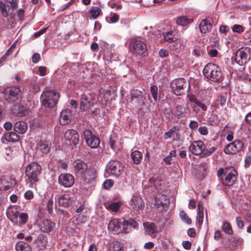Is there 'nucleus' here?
<instances>
[{
  "instance_id": "1",
  "label": "nucleus",
  "mask_w": 251,
  "mask_h": 251,
  "mask_svg": "<svg viewBox=\"0 0 251 251\" xmlns=\"http://www.w3.org/2000/svg\"><path fill=\"white\" fill-rule=\"evenodd\" d=\"M41 167L35 162L29 163L25 168V174L26 181L32 187L39 181V176L41 174Z\"/></svg>"
},
{
  "instance_id": "2",
  "label": "nucleus",
  "mask_w": 251,
  "mask_h": 251,
  "mask_svg": "<svg viewBox=\"0 0 251 251\" xmlns=\"http://www.w3.org/2000/svg\"><path fill=\"white\" fill-rule=\"evenodd\" d=\"M203 74L209 81L219 82L223 80V75L221 68L215 64L209 63L203 70Z\"/></svg>"
},
{
  "instance_id": "3",
  "label": "nucleus",
  "mask_w": 251,
  "mask_h": 251,
  "mask_svg": "<svg viewBox=\"0 0 251 251\" xmlns=\"http://www.w3.org/2000/svg\"><path fill=\"white\" fill-rule=\"evenodd\" d=\"M59 98L58 93L54 91L46 90L41 96L42 105L47 107H52L57 103Z\"/></svg>"
},
{
  "instance_id": "4",
  "label": "nucleus",
  "mask_w": 251,
  "mask_h": 251,
  "mask_svg": "<svg viewBox=\"0 0 251 251\" xmlns=\"http://www.w3.org/2000/svg\"><path fill=\"white\" fill-rule=\"evenodd\" d=\"M130 49L132 53L139 55H145L148 51L145 42L139 38L131 40L129 45Z\"/></svg>"
},
{
  "instance_id": "5",
  "label": "nucleus",
  "mask_w": 251,
  "mask_h": 251,
  "mask_svg": "<svg viewBox=\"0 0 251 251\" xmlns=\"http://www.w3.org/2000/svg\"><path fill=\"white\" fill-rule=\"evenodd\" d=\"M251 49L249 47L241 48L235 53V60L236 63L243 65L251 58Z\"/></svg>"
},
{
  "instance_id": "6",
  "label": "nucleus",
  "mask_w": 251,
  "mask_h": 251,
  "mask_svg": "<svg viewBox=\"0 0 251 251\" xmlns=\"http://www.w3.org/2000/svg\"><path fill=\"white\" fill-rule=\"evenodd\" d=\"M21 93V91L19 87H7L3 92V97L5 100L8 102H14L17 100Z\"/></svg>"
},
{
  "instance_id": "7",
  "label": "nucleus",
  "mask_w": 251,
  "mask_h": 251,
  "mask_svg": "<svg viewBox=\"0 0 251 251\" xmlns=\"http://www.w3.org/2000/svg\"><path fill=\"white\" fill-rule=\"evenodd\" d=\"M188 82L184 78L175 79L170 83L171 89L176 96H181L184 92V89L188 85Z\"/></svg>"
},
{
  "instance_id": "8",
  "label": "nucleus",
  "mask_w": 251,
  "mask_h": 251,
  "mask_svg": "<svg viewBox=\"0 0 251 251\" xmlns=\"http://www.w3.org/2000/svg\"><path fill=\"white\" fill-rule=\"evenodd\" d=\"M106 170L108 174L116 177L120 176L124 171L122 163L115 160L110 161L108 163Z\"/></svg>"
},
{
  "instance_id": "9",
  "label": "nucleus",
  "mask_w": 251,
  "mask_h": 251,
  "mask_svg": "<svg viewBox=\"0 0 251 251\" xmlns=\"http://www.w3.org/2000/svg\"><path fill=\"white\" fill-rule=\"evenodd\" d=\"M237 179V172L233 167H228L225 168V177L222 179L223 184L227 186H232Z\"/></svg>"
},
{
  "instance_id": "10",
  "label": "nucleus",
  "mask_w": 251,
  "mask_h": 251,
  "mask_svg": "<svg viewBox=\"0 0 251 251\" xmlns=\"http://www.w3.org/2000/svg\"><path fill=\"white\" fill-rule=\"evenodd\" d=\"M64 138L65 143L68 146H75L79 141L78 133L73 129L67 130L64 134Z\"/></svg>"
},
{
  "instance_id": "11",
  "label": "nucleus",
  "mask_w": 251,
  "mask_h": 251,
  "mask_svg": "<svg viewBox=\"0 0 251 251\" xmlns=\"http://www.w3.org/2000/svg\"><path fill=\"white\" fill-rule=\"evenodd\" d=\"M83 136L87 145L92 148H97L100 144V139L95 135H93L91 131L86 129L83 132Z\"/></svg>"
},
{
  "instance_id": "12",
  "label": "nucleus",
  "mask_w": 251,
  "mask_h": 251,
  "mask_svg": "<svg viewBox=\"0 0 251 251\" xmlns=\"http://www.w3.org/2000/svg\"><path fill=\"white\" fill-rule=\"evenodd\" d=\"M243 143L240 140H236L226 145L225 152L227 154H234L241 151L243 148Z\"/></svg>"
},
{
  "instance_id": "13",
  "label": "nucleus",
  "mask_w": 251,
  "mask_h": 251,
  "mask_svg": "<svg viewBox=\"0 0 251 251\" xmlns=\"http://www.w3.org/2000/svg\"><path fill=\"white\" fill-rule=\"evenodd\" d=\"M74 182V177L70 174H61L58 176L59 184L64 187H71Z\"/></svg>"
},
{
  "instance_id": "14",
  "label": "nucleus",
  "mask_w": 251,
  "mask_h": 251,
  "mask_svg": "<svg viewBox=\"0 0 251 251\" xmlns=\"http://www.w3.org/2000/svg\"><path fill=\"white\" fill-rule=\"evenodd\" d=\"M73 166L75 173L77 176H82L88 169L87 163L81 159L75 160Z\"/></svg>"
},
{
  "instance_id": "15",
  "label": "nucleus",
  "mask_w": 251,
  "mask_h": 251,
  "mask_svg": "<svg viewBox=\"0 0 251 251\" xmlns=\"http://www.w3.org/2000/svg\"><path fill=\"white\" fill-rule=\"evenodd\" d=\"M16 183L14 179L6 176H3L0 178V189L7 190L12 188Z\"/></svg>"
},
{
  "instance_id": "16",
  "label": "nucleus",
  "mask_w": 251,
  "mask_h": 251,
  "mask_svg": "<svg viewBox=\"0 0 251 251\" xmlns=\"http://www.w3.org/2000/svg\"><path fill=\"white\" fill-rule=\"evenodd\" d=\"M189 149L192 153L196 155H199L203 152L205 146L201 141H196L191 144Z\"/></svg>"
},
{
  "instance_id": "17",
  "label": "nucleus",
  "mask_w": 251,
  "mask_h": 251,
  "mask_svg": "<svg viewBox=\"0 0 251 251\" xmlns=\"http://www.w3.org/2000/svg\"><path fill=\"white\" fill-rule=\"evenodd\" d=\"M130 205L132 209L138 211L143 208L144 203L141 197L133 196L131 199Z\"/></svg>"
},
{
  "instance_id": "18",
  "label": "nucleus",
  "mask_w": 251,
  "mask_h": 251,
  "mask_svg": "<svg viewBox=\"0 0 251 251\" xmlns=\"http://www.w3.org/2000/svg\"><path fill=\"white\" fill-rule=\"evenodd\" d=\"M86 183L92 184L96 178V172L93 168H88L81 176Z\"/></svg>"
},
{
  "instance_id": "19",
  "label": "nucleus",
  "mask_w": 251,
  "mask_h": 251,
  "mask_svg": "<svg viewBox=\"0 0 251 251\" xmlns=\"http://www.w3.org/2000/svg\"><path fill=\"white\" fill-rule=\"evenodd\" d=\"M121 220L114 219L111 220L108 225V228L114 234L121 232Z\"/></svg>"
},
{
  "instance_id": "20",
  "label": "nucleus",
  "mask_w": 251,
  "mask_h": 251,
  "mask_svg": "<svg viewBox=\"0 0 251 251\" xmlns=\"http://www.w3.org/2000/svg\"><path fill=\"white\" fill-rule=\"evenodd\" d=\"M73 200L71 195L69 193H65L61 195L58 198V203L64 207H68L72 205Z\"/></svg>"
},
{
  "instance_id": "21",
  "label": "nucleus",
  "mask_w": 251,
  "mask_h": 251,
  "mask_svg": "<svg viewBox=\"0 0 251 251\" xmlns=\"http://www.w3.org/2000/svg\"><path fill=\"white\" fill-rule=\"evenodd\" d=\"M94 104L91 98L85 95H82L80 100V108L84 111H86Z\"/></svg>"
},
{
  "instance_id": "22",
  "label": "nucleus",
  "mask_w": 251,
  "mask_h": 251,
  "mask_svg": "<svg viewBox=\"0 0 251 251\" xmlns=\"http://www.w3.org/2000/svg\"><path fill=\"white\" fill-rule=\"evenodd\" d=\"M199 28L201 33L206 34L209 32L212 28L210 20L208 19L201 20L199 24Z\"/></svg>"
},
{
  "instance_id": "23",
  "label": "nucleus",
  "mask_w": 251,
  "mask_h": 251,
  "mask_svg": "<svg viewBox=\"0 0 251 251\" xmlns=\"http://www.w3.org/2000/svg\"><path fill=\"white\" fill-rule=\"evenodd\" d=\"M20 140V136L16 133L10 132L4 135L1 138V141L3 144L7 142H15Z\"/></svg>"
},
{
  "instance_id": "24",
  "label": "nucleus",
  "mask_w": 251,
  "mask_h": 251,
  "mask_svg": "<svg viewBox=\"0 0 251 251\" xmlns=\"http://www.w3.org/2000/svg\"><path fill=\"white\" fill-rule=\"evenodd\" d=\"M72 113L69 109L62 111L60 114L59 121L62 125H66L71 121Z\"/></svg>"
},
{
  "instance_id": "25",
  "label": "nucleus",
  "mask_w": 251,
  "mask_h": 251,
  "mask_svg": "<svg viewBox=\"0 0 251 251\" xmlns=\"http://www.w3.org/2000/svg\"><path fill=\"white\" fill-rule=\"evenodd\" d=\"M168 202L169 201L165 195L158 193L155 198L153 204L155 206L159 207L160 206H163L166 205Z\"/></svg>"
},
{
  "instance_id": "26",
  "label": "nucleus",
  "mask_w": 251,
  "mask_h": 251,
  "mask_svg": "<svg viewBox=\"0 0 251 251\" xmlns=\"http://www.w3.org/2000/svg\"><path fill=\"white\" fill-rule=\"evenodd\" d=\"M54 224L49 220H44L40 224L41 230L45 232H49L53 230Z\"/></svg>"
},
{
  "instance_id": "27",
  "label": "nucleus",
  "mask_w": 251,
  "mask_h": 251,
  "mask_svg": "<svg viewBox=\"0 0 251 251\" xmlns=\"http://www.w3.org/2000/svg\"><path fill=\"white\" fill-rule=\"evenodd\" d=\"M27 128V126L26 123L22 121L16 122L14 126V130L19 134L25 133Z\"/></svg>"
},
{
  "instance_id": "28",
  "label": "nucleus",
  "mask_w": 251,
  "mask_h": 251,
  "mask_svg": "<svg viewBox=\"0 0 251 251\" xmlns=\"http://www.w3.org/2000/svg\"><path fill=\"white\" fill-rule=\"evenodd\" d=\"M144 227L146 233L151 236L157 231L156 227L155 224L152 223H144Z\"/></svg>"
},
{
  "instance_id": "29",
  "label": "nucleus",
  "mask_w": 251,
  "mask_h": 251,
  "mask_svg": "<svg viewBox=\"0 0 251 251\" xmlns=\"http://www.w3.org/2000/svg\"><path fill=\"white\" fill-rule=\"evenodd\" d=\"M149 183L152 186L153 185L155 188L160 191L162 189L163 181L161 178L159 176H154L149 179Z\"/></svg>"
},
{
  "instance_id": "30",
  "label": "nucleus",
  "mask_w": 251,
  "mask_h": 251,
  "mask_svg": "<svg viewBox=\"0 0 251 251\" xmlns=\"http://www.w3.org/2000/svg\"><path fill=\"white\" fill-rule=\"evenodd\" d=\"M50 148V144L47 141L40 142L37 147V151L41 152V153H47L49 152Z\"/></svg>"
},
{
  "instance_id": "31",
  "label": "nucleus",
  "mask_w": 251,
  "mask_h": 251,
  "mask_svg": "<svg viewBox=\"0 0 251 251\" xmlns=\"http://www.w3.org/2000/svg\"><path fill=\"white\" fill-rule=\"evenodd\" d=\"M193 21V19H189L186 16H179L175 19L176 24L178 25L183 26L187 25L192 23Z\"/></svg>"
},
{
  "instance_id": "32",
  "label": "nucleus",
  "mask_w": 251,
  "mask_h": 251,
  "mask_svg": "<svg viewBox=\"0 0 251 251\" xmlns=\"http://www.w3.org/2000/svg\"><path fill=\"white\" fill-rule=\"evenodd\" d=\"M192 108L196 113L199 112L200 109L202 111H205L207 109V106L199 100H198L195 104H192Z\"/></svg>"
},
{
  "instance_id": "33",
  "label": "nucleus",
  "mask_w": 251,
  "mask_h": 251,
  "mask_svg": "<svg viewBox=\"0 0 251 251\" xmlns=\"http://www.w3.org/2000/svg\"><path fill=\"white\" fill-rule=\"evenodd\" d=\"M15 248L17 251H31L29 245L23 241L18 242L16 244Z\"/></svg>"
},
{
  "instance_id": "34",
  "label": "nucleus",
  "mask_w": 251,
  "mask_h": 251,
  "mask_svg": "<svg viewBox=\"0 0 251 251\" xmlns=\"http://www.w3.org/2000/svg\"><path fill=\"white\" fill-rule=\"evenodd\" d=\"M109 251H124L123 244L118 242L114 241L109 244Z\"/></svg>"
},
{
  "instance_id": "35",
  "label": "nucleus",
  "mask_w": 251,
  "mask_h": 251,
  "mask_svg": "<svg viewBox=\"0 0 251 251\" xmlns=\"http://www.w3.org/2000/svg\"><path fill=\"white\" fill-rule=\"evenodd\" d=\"M131 157L133 163L138 164L142 158V154L138 151H135L131 153Z\"/></svg>"
},
{
  "instance_id": "36",
  "label": "nucleus",
  "mask_w": 251,
  "mask_h": 251,
  "mask_svg": "<svg viewBox=\"0 0 251 251\" xmlns=\"http://www.w3.org/2000/svg\"><path fill=\"white\" fill-rule=\"evenodd\" d=\"M131 98H146L144 96V91H141L135 89L131 90Z\"/></svg>"
},
{
  "instance_id": "37",
  "label": "nucleus",
  "mask_w": 251,
  "mask_h": 251,
  "mask_svg": "<svg viewBox=\"0 0 251 251\" xmlns=\"http://www.w3.org/2000/svg\"><path fill=\"white\" fill-rule=\"evenodd\" d=\"M100 11L101 9L100 8L97 6H93L89 11V13L91 15V17L93 19H95L99 16L100 13Z\"/></svg>"
},
{
  "instance_id": "38",
  "label": "nucleus",
  "mask_w": 251,
  "mask_h": 251,
  "mask_svg": "<svg viewBox=\"0 0 251 251\" xmlns=\"http://www.w3.org/2000/svg\"><path fill=\"white\" fill-rule=\"evenodd\" d=\"M146 98H131V101L133 104H134L136 107H141L145 104V100Z\"/></svg>"
},
{
  "instance_id": "39",
  "label": "nucleus",
  "mask_w": 251,
  "mask_h": 251,
  "mask_svg": "<svg viewBox=\"0 0 251 251\" xmlns=\"http://www.w3.org/2000/svg\"><path fill=\"white\" fill-rule=\"evenodd\" d=\"M121 232L128 233L130 231L129 225L126 220L125 219L121 220Z\"/></svg>"
},
{
  "instance_id": "40",
  "label": "nucleus",
  "mask_w": 251,
  "mask_h": 251,
  "mask_svg": "<svg viewBox=\"0 0 251 251\" xmlns=\"http://www.w3.org/2000/svg\"><path fill=\"white\" fill-rule=\"evenodd\" d=\"M179 216L182 221L188 225L191 224L192 221L187 214L184 211H180Z\"/></svg>"
},
{
  "instance_id": "41",
  "label": "nucleus",
  "mask_w": 251,
  "mask_h": 251,
  "mask_svg": "<svg viewBox=\"0 0 251 251\" xmlns=\"http://www.w3.org/2000/svg\"><path fill=\"white\" fill-rule=\"evenodd\" d=\"M121 206V202L118 201L113 202L108 205V208L111 211L117 212H118Z\"/></svg>"
},
{
  "instance_id": "42",
  "label": "nucleus",
  "mask_w": 251,
  "mask_h": 251,
  "mask_svg": "<svg viewBox=\"0 0 251 251\" xmlns=\"http://www.w3.org/2000/svg\"><path fill=\"white\" fill-rule=\"evenodd\" d=\"M222 229L223 231L227 234L231 235L233 234V230L231 226L226 222L224 223L222 226Z\"/></svg>"
},
{
  "instance_id": "43",
  "label": "nucleus",
  "mask_w": 251,
  "mask_h": 251,
  "mask_svg": "<svg viewBox=\"0 0 251 251\" xmlns=\"http://www.w3.org/2000/svg\"><path fill=\"white\" fill-rule=\"evenodd\" d=\"M178 128L176 126H174L171 128L168 132L164 134V137L165 139L170 138L173 135L176 134V131L178 130Z\"/></svg>"
},
{
  "instance_id": "44",
  "label": "nucleus",
  "mask_w": 251,
  "mask_h": 251,
  "mask_svg": "<svg viewBox=\"0 0 251 251\" xmlns=\"http://www.w3.org/2000/svg\"><path fill=\"white\" fill-rule=\"evenodd\" d=\"M176 113L177 116L182 117L185 116V110L182 106L178 105L176 107Z\"/></svg>"
},
{
  "instance_id": "45",
  "label": "nucleus",
  "mask_w": 251,
  "mask_h": 251,
  "mask_svg": "<svg viewBox=\"0 0 251 251\" xmlns=\"http://www.w3.org/2000/svg\"><path fill=\"white\" fill-rule=\"evenodd\" d=\"M176 155V151L175 150H173L170 151L169 155L167 156L166 157L164 158V160L165 162L167 164H171V160H172V157H175Z\"/></svg>"
},
{
  "instance_id": "46",
  "label": "nucleus",
  "mask_w": 251,
  "mask_h": 251,
  "mask_svg": "<svg viewBox=\"0 0 251 251\" xmlns=\"http://www.w3.org/2000/svg\"><path fill=\"white\" fill-rule=\"evenodd\" d=\"M151 92L152 98L155 101L157 100L158 88L156 85H152L151 87Z\"/></svg>"
},
{
  "instance_id": "47",
  "label": "nucleus",
  "mask_w": 251,
  "mask_h": 251,
  "mask_svg": "<svg viewBox=\"0 0 251 251\" xmlns=\"http://www.w3.org/2000/svg\"><path fill=\"white\" fill-rule=\"evenodd\" d=\"M0 9L2 15L4 17H7L8 16V11L7 10L5 4L1 1L0 2Z\"/></svg>"
},
{
  "instance_id": "48",
  "label": "nucleus",
  "mask_w": 251,
  "mask_h": 251,
  "mask_svg": "<svg viewBox=\"0 0 251 251\" xmlns=\"http://www.w3.org/2000/svg\"><path fill=\"white\" fill-rule=\"evenodd\" d=\"M164 38L166 41L171 43L173 42L176 40V38L173 36L172 33L171 32L166 33L164 35Z\"/></svg>"
},
{
  "instance_id": "49",
  "label": "nucleus",
  "mask_w": 251,
  "mask_h": 251,
  "mask_svg": "<svg viewBox=\"0 0 251 251\" xmlns=\"http://www.w3.org/2000/svg\"><path fill=\"white\" fill-rule=\"evenodd\" d=\"M20 219V223L21 224H25L27 222L28 215L25 213H22L19 215Z\"/></svg>"
},
{
  "instance_id": "50",
  "label": "nucleus",
  "mask_w": 251,
  "mask_h": 251,
  "mask_svg": "<svg viewBox=\"0 0 251 251\" xmlns=\"http://www.w3.org/2000/svg\"><path fill=\"white\" fill-rule=\"evenodd\" d=\"M8 212L9 214H12L13 216H14L15 218H18L19 216V213L17 211V207L15 206L10 207L8 210Z\"/></svg>"
},
{
  "instance_id": "51",
  "label": "nucleus",
  "mask_w": 251,
  "mask_h": 251,
  "mask_svg": "<svg viewBox=\"0 0 251 251\" xmlns=\"http://www.w3.org/2000/svg\"><path fill=\"white\" fill-rule=\"evenodd\" d=\"M114 184V181L112 179L106 180L103 184V186L105 189H108L112 187Z\"/></svg>"
},
{
  "instance_id": "52",
  "label": "nucleus",
  "mask_w": 251,
  "mask_h": 251,
  "mask_svg": "<svg viewBox=\"0 0 251 251\" xmlns=\"http://www.w3.org/2000/svg\"><path fill=\"white\" fill-rule=\"evenodd\" d=\"M53 200L51 199L48 200L47 207L48 210L50 214H51L52 213L53 211Z\"/></svg>"
},
{
  "instance_id": "53",
  "label": "nucleus",
  "mask_w": 251,
  "mask_h": 251,
  "mask_svg": "<svg viewBox=\"0 0 251 251\" xmlns=\"http://www.w3.org/2000/svg\"><path fill=\"white\" fill-rule=\"evenodd\" d=\"M232 30L234 32L241 33L243 31V27L239 25H234L232 27Z\"/></svg>"
},
{
  "instance_id": "54",
  "label": "nucleus",
  "mask_w": 251,
  "mask_h": 251,
  "mask_svg": "<svg viewBox=\"0 0 251 251\" xmlns=\"http://www.w3.org/2000/svg\"><path fill=\"white\" fill-rule=\"evenodd\" d=\"M6 2L8 3V5L11 8L12 10L17 8V0H6Z\"/></svg>"
},
{
  "instance_id": "55",
  "label": "nucleus",
  "mask_w": 251,
  "mask_h": 251,
  "mask_svg": "<svg viewBox=\"0 0 251 251\" xmlns=\"http://www.w3.org/2000/svg\"><path fill=\"white\" fill-rule=\"evenodd\" d=\"M203 211L202 208L201 211L198 212V214L197 216V220L200 225H201L203 222Z\"/></svg>"
},
{
  "instance_id": "56",
  "label": "nucleus",
  "mask_w": 251,
  "mask_h": 251,
  "mask_svg": "<svg viewBox=\"0 0 251 251\" xmlns=\"http://www.w3.org/2000/svg\"><path fill=\"white\" fill-rule=\"evenodd\" d=\"M187 98L188 99V103H191L192 104H195L198 101V99L193 95H187Z\"/></svg>"
},
{
  "instance_id": "57",
  "label": "nucleus",
  "mask_w": 251,
  "mask_h": 251,
  "mask_svg": "<svg viewBox=\"0 0 251 251\" xmlns=\"http://www.w3.org/2000/svg\"><path fill=\"white\" fill-rule=\"evenodd\" d=\"M192 53L193 55H195L196 57H199L202 54L203 51L201 49L195 48L193 50Z\"/></svg>"
},
{
  "instance_id": "58",
  "label": "nucleus",
  "mask_w": 251,
  "mask_h": 251,
  "mask_svg": "<svg viewBox=\"0 0 251 251\" xmlns=\"http://www.w3.org/2000/svg\"><path fill=\"white\" fill-rule=\"evenodd\" d=\"M127 223H128V224L129 225V228H135L137 227V225H138V224L136 223V221H135L134 220L132 219H130L128 220H126Z\"/></svg>"
},
{
  "instance_id": "59",
  "label": "nucleus",
  "mask_w": 251,
  "mask_h": 251,
  "mask_svg": "<svg viewBox=\"0 0 251 251\" xmlns=\"http://www.w3.org/2000/svg\"><path fill=\"white\" fill-rule=\"evenodd\" d=\"M236 222L237 223V225L239 228L242 229L243 228L244 226V222L243 220H242L240 217H236Z\"/></svg>"
},
{
  "instance_id": "60",
  "label": "nucleus",
  "mask_w": 251,
  "mask_h": 251,
  "mask_svg": "<svg viewBox=\"0 0 251 251\" xmlns=\"http://www.w3.org/2000/svg\"><path fill=\"white\" fill-rule=\"evenodd\" d=\"M208 54L211 57H216L218 54V51L215 49H210L208 50Z\"/></svg>"
},
{
  "instance_id": "61",
  "label": "nucleus",
  "mask_w": 251,
  "mask_h": 251,
  "mask_svg": "<svg viewBox=\"0 0 251 251\" xmlns=\"http://www.w3.org/2000/svg\"><path fill=\"white\" fill-rule=\"evenodd\" d=\"M215 149H216L214 147H211L207 150L204 149L203 153L205 155L209 156L215 151Z\"/></svg>"
},
{
  "instance_id": "62",
  "label": "nucleus",
  "mask_w": 251,
  "mask_h": 251,
  "mask_svg": "<svg viewBox=\"0 0 251 251\" xmlns=\"http://www.w3.org/2000/svg\"><path fill=\"white\" fill-rule=\"evenodd\" d=\"M229 30V28L227 25H222L219 28V31L221 33H226Z\"/></svg>"
},
{
  "instance_id": "63",
  "label": "nucleus",
  "mask_w": 251,
  "mask_h": 251,
  "mask_svg": "<svg viewBox=\"0 0 251 251\" xmlns=\"http://www.w3.org/2000/svg\"><path fill=\"white\" fill-rule=\"evenodd\" d=\"M199 131L201 135H206L208 134L207 128L206 126L199 127Z\"/></svg>"
},
{
  "instance_id": "64",
  "label": "nucleus",
  "mask_w": 251,
  "mask_h": 251,
  "mask_svg": "<svg viewBox=\"0 0 251 251\" xmlns=\"http://www.w3.org/2000/svg\"><path fill=\"white\" fill-rule=\"evenodd\" d=\"M12 124L9 122H7L3 125L4 128L7 131L10 130L12 129Z\"/></svg>"
}]
</instances>
